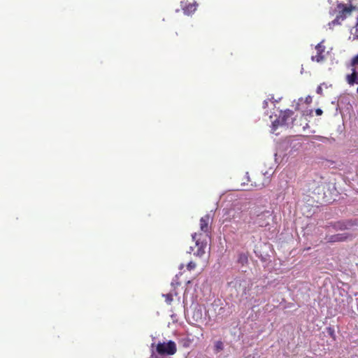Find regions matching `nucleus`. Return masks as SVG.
I'll use <instances>...</instances> for the list:
<instances>
[{"mask_svg": "<svg viewBox=\"0 0 358 358\" xmlns=\"http://www.w3.org/2000/svg\"><path fill=\"white\" fill-rule=\"evenodd\" d=\"M358 8V3L350 5L345 3H338L336 6L337 15L336 18L329 22L328 25L330 29H333L336 25H340L341 22L348 17L350 16L352 12Z\"/></svg>", "mask_w": 358, "mask_h": 358, "instance_id": "obj_1", "label": "nucleus"}, {"mask_svg": "<svg viewBox=\"0 0 358 358\" xmlns=\"http://www.w3.org/2000/svg\"><path fill=\"white\" fill-rule=\"evenodd\" d=\"M247 181L241 184L244 190L250 191L254 188L262 189L266 186L267 182L264 174L261 173H252L251 176H247Z\"/></svg>", "mask_w": 358, "mask_h": 358, "instance_id": "obj_2", "label": "nucleus"}, {"mask_svg": "<svg viewBox=\"0 0 358 358\" xmlns=\"http://www.w3.org/2000/svg\"><path fill=\"white\" fill-rule=\"evenodd\" d=\"M156 351L161 355H173L177 352L176 344L172 341L167 343H159L157 344Z\"/></svg>", "mask_w": 358, "mask_h": 358, "instance_id": "obj_3", "label": "nucleus"}, {"mask_svg": "<svg viewBox=\"0 0 358 358\" xmlns=\"http://www.w3.org/2000/svg\"><path fill=\"white\" fill-rule=\"evenodd\" d=\"M271 217V212L269 210H265L257 215L255 220V223L259 227H266L269 225Z\"/></svg>", "mask_w": 358, "mask_h": 358, "instance_id": "obj_4", "label": "nucleus"}, {"mask_svg": "<svg viewBox=\"0 0 358 358\" xmlns=\"http://www.w3.org/2000/svg\"><path fill=\"white\" fill-rule=\"evenodd\" d=\"M353 236L352 234L348 233L343 234H338L331 236H327L326 240L329 243H336V242H343L348 239H352Z\"/></svg>", "mask_w": 358, "mask_h": 358, "instance_id": "obj_5", "label": "nucleus"}, {"mask_svg": "<svg viewBox=\"0 0 358 358\" xmlns=\"http://www.w3.org/2000/svg\"><path fill=\"white\" fill-rule=\"evenodd\" d=\"M181 7L183 13L185 15H189L194 13V11L196 10L197 4L196 2L190 3L187 1L182 0Z\"/></svg>", "mask_w": 358, "mask_h": 358, "instance_id": "obj_6", "label": "nucleus"}, {"mask_svg": "<svg viewBox=\"0 0 358 358\" xmlns=\"http://www.w3.org/2000/svg\"><path fill=\"white\" fill-rule=\"evenodd\" d=\"M315 49L317 54L316 55L311 57L312 61L316 62H323L324 60V52L325 51V46L322 44V43H320L316 45Z\"/></svg>", "mask_w": 358, "mask_h": 358, "instance_id": "obj_7", "label": "nucleus"}, {"mask_svg": "<svg viewBox=\"0 0 358 358\" xmlns=\"http://www.w3.org/2000/svg\"><path fill=\"white\" fill-rule=\"evenodd\" d=\"M294 112L291 110H286L282 112L278 117V122L280 124H288L289 120L292 119Z\"/></svg>", "mask_w": 358, "mask_h": 358, "instance_id": "obj_8", "label": "nucleus"}, {"mask_svg": "<svg viewBox=\"0 0 358 358\" xmlns=\"http://www.w3.org/2000/svg\"><path fill=\"white\" fill-rule=\"evenodd\" d=\"M209 222H210V216L208 215H206L200 219V229L201 231L204 233L209 232Z\"/></svg>", "mask_w": 358, "mask_h": 358, "instance_id": "obj_9", "label": "nucleus"}, {"mask_svg": "<svg viewBox=\"0 0 358 358\" xmlns=\"http://www.w3.org/2000/svg\"><path fill=\"white\" fill-rule=\"evenodd\" d=\"M346 81L350 85L357 84V70L352 69V73L346 76Z\"/></svg>", "mask_w": 358, "mask_h": 358, "instance_id": "obj_10", "label": "nucleus"}, {"mask_svg": "<svg viewBox=\"0 0 358 358\" xmlns=\"http://www.w3.org/2000/svg\"><path fill=\"white\" fill-rule=\"evenodd\" d=\"M192 239L196 241V244L198 246V250H197L196 252L195 253V255L201 257L205 253L204 248H205L206 245H203V243H201V244L199 243V239L196 238H197L196 233H194V234H192Z\"/></svg>", "mask_w": 358, "mask_h": 358, "instance_id": "obj_11", "label": "nucleus"}, {"mask_svg": "<svg viewBox=\"0 0 358 358\" xmlns=\"http://www.w3.org/2000/svg\"><path fill=\"white\" fill-rule=\"evenodd\" d=\"M352 225L353 224L350 221L346 222H337L335 224V228L340 230H345L349 229V227Z\"/></svg>", "mask_w": 358, "mask_h": 358, "instance_id": "obj_12", "label": "nucleus"}, {"mask_svg": "<svg viewBox=\"0 0 358 358\" xmlns=\"http://www.w3.org/2000/svg\"><path fill=\"white\" fill-rule=\"evenodd\" d=\"M238 262L244 266L248 262V257L246 253H241L238 255Z\"/></svg>", "mask_w": 358, "mask_h": 358, "instance_id": "obj_13", "label": "nucleus"}, {"mask_svg": "<svg viewBox=\"0 0 358 358\" xmlns=\"http://www.w3.org/2000/svg\"><path fill=\"white\" fill-rule=\"evenodd\" d=\"M224 349V344L222 341H217L215 343L214 350L216 353L220 352Z\"/></svg>", "mask_w": 358, "mask_h": 358, "instance_id": "obj_14", "label": "nucleus"}, {"mask_svg": "<svg viewBox=\"0 0 358 358\" xmlns=\"http://www.w3.org/2000/svg\"><path fill=\"white\" fill-rule=\"evenodd\" d=\"M350 66L358 71V54L352 58Z\"/></svg>", "mask_w": 358, "mask_h": 358, "instance_id": "obj_15", "label": "nucleus"}, {"mask_svg": "<svg viewBox=\"0 0 358 358\" xmlns=\"http://www.w3.org/2000/svg\"><path fill=\"white\" fill-rule=\"evenodd\" d=\"M164 297H165V301H166V302L168 304H171V302H172V301H173V296H172V294H166V295H164Z\"/></svg>", "mask_w": 358, "mask_h": 358, "instance_id": "obj_16", "label": "nucleus"}, {"mask_svg": "<svg viewBox=\"0 0 358 358\" xmlns=\"http://www.w3.org/2000/svg\"><path fill=\"white\" fill-rule=\"evenodd\" d=\"M196 268V264L193 262H189L187 265V268L189 271H192Z\"/></svg>", "mask_w": 358, "mask_h": 358, "instance_id": "obj_17", "label": "nucleus"}, {"mask_svg": "<svg viewBox=\"0 0 358 358\" xmlns=\"http://www.w3.org/2000/svg\"><path fill=\"white\" fill-rule=\"evenodd\" d=\"M328 332H329V335H330L331 337H333V338H334V337H335V334H334V329H331V328H328Z\"/></svg>", "mask_w": 358, "mask_h": 358, "instance_id": "obj_18", "label": "nucleus"}, {"mask_svg": "<svg viewBox=\"0 0 358 358\" xmlns=\"http://www.w3.org/2000/svg\"><path fill=\"white\" fill-rule=\"evenodd\" d=\"M315 113L317 115H321L323 113V111L320 108H317L315 110Z\"/></svg>", "mask_w": 358, "mask_h": 358, "instance_id": "obj_19", "label": "nucleus"}, {"mask_svg": "<svg viewBox=\"0 0 358 358\" xmlns=\"http://www.w3.org/2000/svg\"><path fill=\"white\" fill-rule=\"evenodd\" d=\"M317 94H322V88L321 86H318L316 90Z\"/></svg>", "mask_w": 358, "mask_h": 358, "instance_id": "obj_20", "label": "nucleus"}, {"mask_svg": "<svg viewBox=\"0 0 358 358\" xmlns=\"http://www.w3.org/2000/svg\"><path fill=\"white\" fill-rule=\"evenodd\" d=\"M183 268V265H182V264H181V265H180V268L181 269V268Z\"/></svg>", "mask_w": 358, "mask_h": 358, "instance_id": "obj_21", "label": "nucleus"}, {"mask_svg": "<svg viewBox=\"0 0 358 358\" xmlns=\"http://www.w3.org/2000/svg\"><path fill=\"white\" fill-rule=\"evenodd\" d=\"M357 84H358V72H357Z\"/></svg>", "mask_w": 358, "mask_h": 358, "instance_id": "obj_22", "label": "nucleus"}, {"mask_svg": "<svg viewBox=\"0 0 358 358\" xmlns=\"http://www.w3.org/2000/svg\"><path fill=\"white\" fill-rule=\"evenodd\" d=\"M357 94H358V87H357Z\"/></svg>", "mask_w": 358, "mask_h": 358, "instance_id": "obj_23", "label": "nucleus"}]
</instances>
